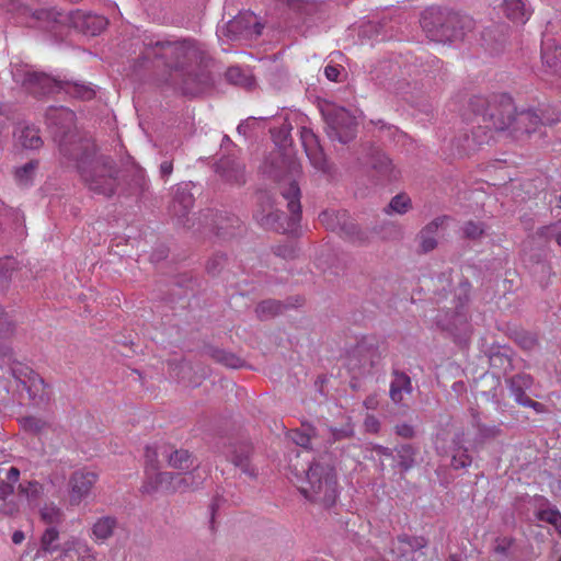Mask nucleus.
<instances>
[{"label":"nucleus","mask_w":561,"mask_h":561,"mask_svg":"<svg viewBox=\"0 0 561 561\" xmlns=\"http://www.w3.org/2000/svg\"><path fill=\"white\" fill-rule=\"evenodd\" d=\"M59 548V531L55 526H49L45 529L41 537V548L37 551V556L41 551L45 553H53Z\"/></svg>","instance_id":"obj_47"},{"label":"nucleus","mask_w":561,"mask_h":561,"mask_svg":"<svg viewBox=\"0 0 561 561\" xmlns=\"http://www.w3.org/2000/svg\"><path fill=\"white\" fill-rule=\"evenodd\" d=\"M342 226L339 234L354 243L366 244L368 242V236L363 231L358 225L347 214L346 220L341 221Z\"/></svg>","instance_id":"obj_40"},{"label":"nucleus","mask_w":561,"mask_h":561,"mask_svg":"<svg viewBox=\"0 0 561 561\" xmlns=\"http://www.w3.org/2000/svg\"><path fill=\"white\" fill-rule=\"evenodd\" d=\"M507 27L505 25H492L485 27L481 33V39L483 45L491 53H500L506 43L505 30Z\"/></svg>","instance_id":"obj_31"},{"label":"nucleus","mask_w":561,"mask_h":561,"mask_svg":"<svg viewBox=\"0 0 561 561\" xmlns=\"http://www.w3.org/2000/svg\"><path fill=\"white\" fill-rule=\"evenodd\" d=\"M18 270V262L11 256L0 259V291H5L12 279L13 273Z\"/></svg>","instance_id":"obj_44"},{"label":"nucleus","mask_w":561,"mask_h":561,"mask_svg":"<svg viewBox=\"0 0 561 561\" xmlns=\"http://www.w3.org/2000/svg\"><path fill=\"white\" fill-rule=\"evenodd\" d=\"M194 196L188 185H178L169 206L170 215L176 219L179 225L190 227V213L194 206Z\"/></svg>","instance_id":"obj_17"},{"label":"nucleus","mask_w":561,"mask_h":561,"mask_svg":"<svg viewBox=\"0 0 561 561\" xmlns=\"http://www.w3.org/2000/svg\"><path fill=\"white\" fill-rule=\"evenodd\" d=\"M534 379L529 374L520 373L506 379V385L515 401L527 408H533L536 412H542L543 404L526 396V390L533 386Z\"/></svg>","instance_id":"obj_19"},{"label":"nucleus","mask_w":561,"mask_h":561,"mask_svg":"<svg viewBox=\"0 0 561 561\" xmlns=\"http://www.w3.org/2000/svg\"><path fill=\"white\" fill-rule=\"evenodd\" d=\"M18 18L30 27H39L55 34H61L62 28L68 26L69 12H58L48 9H35L20 4L16 8Z\"/></svg>","instance_id":"obj_11"},{"label":"nucleus","mask_w":561,"mask_h":561,"mask_svg":"<svg viewBox=\"0 0 561 561\" xmlns=\"http://www.w3.org/2000/svg\"><path fill=\"white\" fill-rule=\"evenodd\" d=\"M381 354L375 344L359 342L347 356V369L354 377L369 375L380 364Z\"/></svg>","instance_id":"obj_12"},{"label":"nucleus","mask_w":561,"mask_h":561,"mask_svg":"<svg viewBox=\"0 0 561 561\" xmlns=\"http://www.w3.org/2000/svg\"><path fill=\"white\" fill-rule=\"evenodd\" d=\"M389 396L394 403L403 401V393L411 394L413 391L412 381L408 374L399 369L392 370Z\"/></svg>","instance_id":"obj_29"},{"label":"nucleus","mask_w":561,"mask_h":561,"mask_svg":"<svg viewBox=\"0 0 561 561\" xmlns=\"http://www.w3.org/2000/svg\"><path fill=\"white\" fill-rule=\"evenodd\" d=\"M23 89L36 99L48 96L60 91L61 80L46 72L25 70L20 80Z\"/></svg>","instance_id":"obj_15"},{"label":"nucleus","mask_w":561,"mask_h":561,"mask_svg":"<svg viewBox=\"0 0 561 561\" xmlns=\"http://www.w3.org/2000/svg\"><path fill=\"white\" fill-rule=\"evenodd\" d=\"M514 340L524 350H533L537 345L536 336L524 330L516 331Z\"/></svg>","instance_id":"obj_58"},{"label":"nucleus","mask_w":561,"mask_h":561,"mask_svg":"<svg viewBox=\"0 0 561 561\" xmlns=\"http://www.w3.org/2000/svg\"><path fill=\"white\" fill-rule=\"evenodd\" d=\"M58 561H96V557L88 543L80 540H71L62 545Z\"/></svg>","instance_id":"obj_26"},{"label":"nucleus","mask_w":561,"mask_h":561,"mask_svg":"<svg viewBox=\"0 0 561 561\" xmlns=\"http://www.w3.org/2000/svg\"><path fill=\"white\" fill-rule=\"evenodd\" d=\"M477 428V435L474 443L477 445H483L490 440H493L502 435L503 431L500 425H488L480 421L474 422Z\"/></svg>","instance_id":"obj_43"},{"label":"nucleus","mask_w":561,"mask_h":561,"mask_svg":"<svg viewBox=\"0 0 561 561\" xmlns=\"http://www.w3.org/2000/svg\"><path fill=\"white\" fill-rule=\"evenodd\" d=\"M486 224L483 221L468 220L461 227L462 237L471 241L481 240L486 232Z\"/></svg>","instance_id":"obj_49"},{"label":"nucleus","mask_w":561,"mask_h":561,"mask_svg":"<svg viewBox=\"0 0 561 561\" xmlns=\"http://www.w3.org/2000/svg\"><path fill=\"white\" fill-rule=\"evenodd\" d=\"M228 82L236 85H244L248 82L247 76L239 67H229L225 73Z\"/></svg>","instance_id":"obj_60"},{"label":"nucleus","mask_w":561,"mask_h":561,"mask_svg":"<svg viewBox=\"0 0 561 561\" xmlns=\"http://www.w3.org/2000/svg\"><path fill=\"white\" fill-rule=\"evenodd\" d=\"M421 26L431 41L445 44L462 41L472 28V20L456 12L432 8L422 14Z\"/></svg>","instance_id":"obj_4"},{"label":"nucleus","mask_w":561,"mask_h":561,"mask_svg":"<svg viewBox=\"0 0 561 561\" xmlns=\"http://www.w3.org/2000/svg\"><path fill=\"white\" fill-rule=\"evenodd\" d=\"M253 445L249 442H240L232 446L230 461L250 479H256L257 469L252 465Z\"/></svg>","instance_id":"obj_24"},{"label":"nucleus","mask_w":561,"mask_h":561,"mask_svg":"<svg viewBox=\"0 0 561 561\" xmlns=\"http://www.w3.org/2000/svg\"><path fill=\"white\" fill-rule=\"evenodd\" d=\"M44 118L48 131L58 144L61 163L73 167L92 193L111 195L116 185L115 160L100 153L95 142L77 130L75 112L51 105L46 108Z\"/></svg>","instance_id":"obj_1"},{"label":"nucleus","mask_w":561,"mask_h":561,"mask_svg":"<svg viewBox=\"0 0 561 561\" xmlns=\"http://www.w3.org/2000/svg\"><path fill=\"white\" fill-rule=\"evenodd\" d=\"M16 329V323L12 319V317L4 311V309L0 306V337L8 339L11 337Z\"/></svg>","instance_id":"obj_55"},{"label":"nucleus","mask_w":561,"mask_h":561,"mask_svg":"<svg viewBox=\"0 0 561 561\" xmlns=\"http://www.w3.org/2000/svg\"><path fill=\"white\" fill-rule=\"evenodd\" d=\"M116 175H115V186L114 192L111 195H106L103 193H96L98 195H102L104 197H112L116 193L123 197H135L136 201H142L147 197L149 192V182L146 179L145 171L139 165L131 164L126 168L122 175L121 170L115 162Z\"/></svg>","instance_id":"obj_9"},{"label":"nucleus","mask_w":561,"mask_h":561,"mask_svg":"<svg viewBox=\"0 0 561 561\" xmlns=\"http://www.w3.org/2000/svg\"><path fill=\"white\" fill-rule=\"evenodd\" d=\"M469 111L476 116H481L485 128H494L499 131L508 130L516 105L507 93H497L490 96L473 95L468 102Z\"/></svg>","instance_id":"obj_5"},{"label":"nucleus","mask_w":561,"mask_h":561,"mask_svg":"<svg viewBox=\"0 0 561 561\" xmlns=\"http://www.w3.org/2000/svg\"><path fill=\"white\" fill-rule=\"evenodd\" d=\"M38 169V161L37 160H31L23 164L22 167H19L14 171V179L21 186H28L32 184L35 173Z\"/></svg>","instance_id":"obj_46"},{"label":"nucleus","mask_w":561,"mask_h":561,"mask_svg":"<svg viewBox=\"0 0 561 561\" xmlns=\"http://www.w3.org/2000/svg\"><path fill=\"white\" fill-rule=\"evenodd\" d=\"M228 265V256L226 253H214L206 263V272L211 276L219 275Z\"/></svg>","instance_id":"obj_52"},{"label":"nucleus","mask_w":561,"mask_h":561,"mask_svg":"<svg viewBox=\"0 0 561 561\" xmlns=\"http://www.w3.org/2000/svg\"><path fill=\"white\" fill-rule=\"evenodd\" d=\"M19 139L22 147L26 149H38L43 146L39 130L35 127L25 126L21 130Z\"/></svg>","instance_id":"obj_50"},{"label":"nucleus","mask_w":561,"mask_h":561,"mask_svg":"<svg viewBox=\"0 0 561 561\" xmlns=\"http://www.w3.org/2000/svg\"><path fill=\"white\" fill-rule=\"evenodd\" d=\"M272 251L276 256L285 260H293L297 256L296 249L290 243L275 245Z\"/></svg>","instance_id":"obj_62"},{"label":"nucleus","mask_w":561,"mask_h":561,"mask_svg":"<svg viewBox=\"0 0 561 561\" xmlns=\"http://www.w3.org/2000/svg\"><path fill=\"white\" fill-rule=\"evenodd\" d=\"M472 463V457L468 454L467 448L459 447L451 457L450 466L455 469H463Z\"/></svg>","instance_id":"obj_57"},{"label":"nucleus","mask_w":561,"mask_h":561,"mask_svg":"<svg viewBox=\"0 0 561 561\" xmlns=\"http://www.w3.org/2000/svg\"><path fill=\"white\" fill-rule=\"evenodd\" d=\"M489 363L492 368L502 370L506 374L513 369L512 351L506 346H491L488 353Z\"/></svg>","instance_id":"obj_33"},{"label":"nucleus","mask_w":561,"mask_h":561,"mask_svg":"<svg viewBox=\"0 0 561 561\" xmlns=\"http://www.w3.org/2000/svg\"><path fill=\"white\" fill-rule=\"evenodd\" d=\"M250 27V22L247 21L245 16H237L227 23V31L231 34H241L243 31Z\"/></svg>","instance_id":"obj_61"},{"label":"nucleus","mask_w":561,"mask_h":561,"mask_svg":"<svg viewBox=\"0 0 561 561\" xmlns=\"http://www.w3.org/2000/svg\"><path fill=\"white\" fill-rule=\"evenodd\" d=\"M288 5L304 23L313 22L321 12V4L316 1L291 0Z\"/></svg>","instance_id":"obj_34"},{"label":"nucleus","mask_w":561,"mask_h":561,"mask_svg":"<svg viewBox=\"0 0 561 561\" xmlns=\"http://www.w3.org/2000/svg\"><path fill=\"white\" fill-rule=\"evenodd\" d=\"M205 479L206 473L201 471L198 466L185 473L171 471L147 472L140 492L151 495L158 492L174 494L176 492L195 491L204 484Z\"/></svg>","instance_id":"obj_6"},{"label":"nucleus","mask_w":561,"mask_h":561,"mask_svg":"<svg viewBox=\"0 0 561 561\" xmlns=\"http://www.w3.org/2000/svg\"><path fill=\"white\" fill-rule=\"evenodd\" d=\"M537 518L554 526L558 534L561 536V513L557 508L540 510L537 513Z\"/></svg>","instance_id":"obj_56"},{"label":"nucleus","mask_w":561,"mask_h":561,"mask_svg":"<svg viewBox=\"0 0 561 561\" xmlns=\"http://www.w3.org/2000/svg\"><path fill=\"white\" fill-rule=\"evenodd\" d=\"M397 453L401 472H407L415 465L416 448L411 444H402L393 449Z\"/></svg>","instance_id":"obj_41"},{"label":"nucleus","mask_w":561,"mask_h":561,"mask_svg":"<svg viewBox=\"0 0 561 561\" xmlns=\"http://www.w3.org/2000/svg\"><path fill=\"white\" fill-rule=\"evenodd\" d=\"M288 436L297 446L306 449H313L318 437L316 428L310 424H302V428L291 430Z\"/></svg>","instance_id":"obj_39"},{"label":"nucleus","mask_w":561,"mask_h":561,"mask_svg":"<svg viewBox=\"0 0 561 561\" xmlns=\"http://www.w3.org/2000/svg\"><path fill=\"white\" fill-rule=\"evenodd\" d=\"M27 391L30 400L37 407L47 404L51 399L49 385L37 374L23 388Z\"/></svg>","instance_id":"obj_28"},{"label":"nucleus","mask_w":561,"mask_h":561,"mask_svg":"<svg viewBox=\"0 0 561 561\" xmlns=\"http://www.w3.org/2000/svg\"><path fill=\"white\" fill-rule=\"evenodd\" d=\"M42 493V484L37 481H27L20 483L19 494L24 496L27 501H36Z\"/></svg>","instance_id":"obj_54"},{"label":"nucleus","mask_w":561,"mask_h":561,"mask_svg":"<svg viewBox=\"0 0 561 561\" xmlns=\"http://www.w3.org/2000/svg\"><path fill=\"white\" fill-rule=\"evenodd\" d=\"M300 137L311 164L323 173H330L331 164L323 152L318 136L311 129L304 127Z\"/></svg>","instance_id":"obj_18"},{"label":"nucleus","mask_w":561,"mask_h":561,"mask_svg":"<svg viewBox=\"0 0 561 561\" xmlns=\"http://www.w3.org/2000/svg\"><path fill=\"white\" fill-rule=\"evenodd\" d=\"M210 227L214 233L224 240L231 239L240 233L241 220L226 210L210 211Z\"/></svg>","instance_id":"obj_20"},{"label":"nucleus","mask_w":561,"mask_h":561,"mask_svg":"<svg viewBox=\"0 0 561 561\" xmlns=\"http://www.w3.org/2000/svg\"><path fill=\"white\" fill-rule=\"evenodd\" d=\"M10 371L12 377L19 381L23 388L33 379V376L37 375L31 367L16 362L11 365Z\"/></svg>","instance_id":"obj_51"},{"label":"nucleus","mask_w":561,"mask_h":561,"mask_svg":"<svg viewBox=\"0 0 561 561\" xmlns=\"http://www.w3.org/2000/svg\"><path fill=\"white\" fill-rule=\"evenodd\" d=\"M280 195L287 201L290 217L275 208L273 196L267 191L256 192V209L253 213L255 221L265 230L285 233L294 227L301 217L300 188L298 183L288 179L280 183Z\"/></svg>","instance_id":"obj_3"},{"label":"nucleus","mask_w":561,"mask_h":561,"mask_svg":"<svg viewBox=\"0 0 561 561\" xmlns=\"http://www.w3.org/2000/svg\"><path fill=\"white\" fill-rule=\"evenodd\" d=\"M560 121L559 114H549L539 108H523L516 107L512 124L508 127L510 135L517 139H524L531 134L540 131L543 126H551Z\"/></svg>","instance_id":"obj_8"},{"label":"nucleus","mask_w":561,"mask_h":561,"mask_svg":"<svg viewBox=\"0 0 561 561\" xmlns=\"http://www.w3.org/2000/svg\"><path fill=\"white\" fill-rule=\"evenodd\" d=\"M161 458L173 469L176 470H188L194 465V458L192 454L186 449H178L172 445L168 444V447H163L161 450Z\"/></svg>","instance_id":"obj_27"},{"label":"nucleus","mask_w":561,"mask_h":561,"mask_svg":"<svg viewBox=\"0 0 561 561\" xmlns=\"http://www.w3.org/2000/svg\"><path fill=\"white\" fill-rule=\"evenodd\" d=\"M213 170L225 184L241 187L247 183L245 163L234 152L224 153L215 161Z\"/></svg>","instance_id":"obj_13"},{"label":"nucleus","mask_w":561,"mask_h":561,"mask_svg":"<svg viewBox=\"0 0 561 561\" xmlns=\"http://www.w3.org/2000/svg\"><path fill=\"white\" fill-rule=\"evenodd\" d=\"M449 217L438 216L425 225L416 234L419 241V253L426 254L434 251L438 245L439 229L449 221Z\"/></svg>","instance_id":"obj_23"},{"label":"nucleus","mask_w":561,"mask_h":561,"mask_svg":"<svg viewBox=\"0 0 561 561\" xmlns=\"http://www.w3.org/2000/svg\"><path fill=\"white\" fill-rule=\"evenodd\" d=\"M41 517L42 519L49 524L50 526H54V524H58L62 519V513L59 508L54 506H45L41 511Z\"/></svg>","instance_id":"obj_59"},{"label":"nucleus","mask_w":561,"mask_h":561,"mask_svg":"<svg viewBox=\"0 0 561 561\" xmlns=\"http://www.w3.org/2000/svg\"><path fill=\"white\" fill-rule=\"evenodd\" d=\"M163 447H168V444H157L154 446H147L145 450V459H146V470L145 477L148 473L159 472L158 469L160 467L161 450Z\"/></svg>","instance_id":"obj_45"},{"label":"nucleus","mask_w":561,"mask_h":561,"mask_svg":"<svg viewBox=\"0 0 561 561\" xmlns=\"http://www.w3.org/2000/svg\"><path fill=\"white\" fill-rule=\"evenodd\" d=\"M98 481V474L92 471L77 470L69 479L70 486V503L78 505L85 499L95 482Z\"/></svg>","instance_id":"obj_22"},{"label":"nucleus","mask_w":561,"mask_h":561,"mask_svg":"<svg viewBox=\"0 0 561 561\" xmlns=\"http://www.w3.org/2000/svg\"><path fill=\"white\" fill-rule=\"evenodd\" d=\"M503 10L507 19L520 24H525L533 13L527 0H504Z\"/></svg>","instance_id":"obj_32"},{"label":"nucleus","mask_w":561,"mask_h":561,"mask_svg":"<svg viewBox=\"0 0 561 561\" xmlns=\"http://www.w3.org/2000/svg\"><path fill=\"white\" fill-rule=\"evenodd\" d=\"M118 526V520L115 516H102L95 520L92 526V535L96 542H104L110 539Z\"/></svg>","instance_id":"obj_35"},{"label":"nucleus","mask_w":561,"mask_h":561,"mask_svg":"<svg viewBox=\"0 0 561 561\" xmlns=\"http://www.w3.org/2000/svg\"><path fill=\"white\" fill-rule=\"evenodd\" d=\"M489 139L490 135L485 131V127L479 126L477 129L472 130L471 134L463 133L459 135L455 139V144L458 153L463 156L478 150L480 146L488 142Z\"/></svg>","instance_id":"obj_25"},{"label":"nucleus","mask_w":561,"mask_h":561,"mask_svg":"<svg viewBox=\"0 0 561 561\" xmlns=\"http://www.w3.org/2000/svg\"><path fill=\"white\" fill-rule=\"evenodd\" d=\"M59 89L70 96L82 101H90L95 96V90L83 82L61 80Z\"/></svg>","instance_id":"obj_37"},{"label":"nucleus","mask_w":561,"mask_h":561,"mask_svg":"<svg viewBox=\"0 0 561 561\" xmlns=\"http://www.w3.org/2000/svg\"><path fill=\"white\" fill-rule=\"evenodd\" d=\"M0 358L4 364H14V351L8 343H0Z\"/></svg>","instance_id":"obj_64"},{"label":"nucleus","mask_w":561,"mask_h":561,"mask_svg":"<svg viewBox=\"0 0 561 561\" xmlns=\"http://www.w3.org/2000/svg\"><path fill=\"white\" fill-rule=\"evenodd\" d=\"M204 354L229 368H241L244 366V360L236 354L211 345L205 346Z\"/></svg>","instance_id":"obj_36"},{"label":"nucleus","mask_w":561,"mask_h":561,"mask_svg":"<svg viewBox=\"0 0 561 561\" xmlns=\"http://www.w3.org/2000/svg\"><path fill=\"white\" fill-rule=\"evenodd\" d=\"M410 208H411V198L407 194L401 193L391 198L389 205L387 206V208L385 210L387 214H390L393 211V213L403 215Z\"/></svg>","instance_id":"obj_53"},{"label":"nucleus","mask_w":561,"mask_h":561,"mask_svg":"<svg viewBox=\"0 0 561 561\" xmlns=\"http://www.w3.org/2000/svg\"><path fill=\"white\" fill-rule=\"evenodd\" d=\"M289 305L276 299H265L260 301L255 307V313L259 320L266 321L279 316L288 308Z\"/></svg>","instance_id":"obj_38"},{"label":"nucleus","mask_w":561,"mask_h":561,"mask_svg":"<svg viewBox=\"0 0 561 561\" xmlns=\"http://www.w3.org/2000/svg\"><path fill=\"white\" fill-rule=\"evenodd\" d=\"M19 424L24 432L33 435H39L50 426L47 421L34 415H27L19 419Z\"/></svg>","instance_id":"obj_48"},{"label":"nucleus","mask_w":561,"mask_h":561,"mask_svg":"<svg viewBox=\"0 0 561 561\" xmlns=\"http://www.w3.org/2000/svg\"><path fill=\"white\" fill-rule=\"evenodd\" d=\"M362 152L364 154L363 163L371 169L379 179L391 181L397 178L392 161L380 148L364 144L362 145Z\"/></svg>","instance_id":"obj_16"},{"label":"nucleus","mask_w":561,"mask_h":561,"mask_svg":"<svg viewBox=\"0 0 561 561\" xmlns=\"http://www.w3.org/2000/svg\"><path fill=\"white\" fill-rule=\"evenodd\" d=\"M428 540L423 536L399 535L391 545V554L396 561H426L423 551Z\"/></svg>","instance_id":"obj_14"},{"label":"nucleus","mask_w":561,"mask_h":561,"mask_svg":"<svg viewBox=\"0 0 561 561\" xmlns=\"http://www.w3.org/2000/svg\"><path fill=\"white\" fill-rule=\"evenodd\" d=\"M107 25V20L101 15L85 13L82 11H70L68 16V26L77 31L95 36L100 34Z\"/></svg>","instance_id":"obj_21"},{"label":"nucleus","mask_w":561,"mask_h":561,"mask_svg":"<svg viewBox=\"0 0 561 561\" xmlns=\"http://www.w3.org/2000/svg\"><path fill=\"white\" fill-rule=\"evenodd\" d=\"M513 543H514V539L513 538H508V537L500 538L499 537V538L495 539V546L493 548V551L496 554H501V556L507 557L508 556V550H510V548L512 547Z\"/></svg>","instance_id":"obj_63"},{"label":"nucleus","mask_w":561,"mask_h":561,"mask_svg":"<svg viewBox=\"0 0 561 561\" xmlns=\"http://www.w3.org/2000/svg\"><path fill=\"white\" fill-rule=\"evenodd\" d=\"M346 210H323L319 215L320 222L327 228V230L339 233L342 222L346 220Z\"/></svg>","instance_id":"obj_42"},{"label":"nucleus","mask_w":561,"mask_h":561,"mask_svg":"<svg viewBox=\"0 0 561 561\" xmlns=\"http://www.w3.org/2000/svg\"><path fill=\"white\" fill-rule=\"evenodd\" d=\"M159 59L165 67L162 81L183 95H196L210 83L205 51L193 39L157 41L144 44L139 60L144 64Z\"/></svg>","instance_id":"obj_2"},{"label":"nucleus","mask_w":561,"mask_h":561,"mask_svg":"<svg viewBox=\"0 0 561 561\" xmlns=\"http://www.w3.org/2000/svg\"><path fill=\"white\" fill-rule=\"evenodd\" d=\"M327 134L331 140L343 145L351 142L357 133V122L346 108L332 106L322 111Z\"/></svg>","instance_id":"obj_10"},{"label":"nucleus","mask_w":561,"mask_h":561,"mask_svg":"<svg viewBox=\"0 0 561 561\" xmlns=\"http://www.w3.org/2000/svg\"><path fill=\"white\" fill-rule=\"evenodd\" d=\"M301 494L311 502L329 508L337 499V481L334 467L312 461L306 473V485L299 488Z\"/></svg>","instance_id":"obj_7"},{"label":"nucleus","mask_w":561,"mask_h":561,"mask_svg":"<svg viewBox=\"0 0 561 561\" xmlns=\"http://www.w3.org/2000/svg\"><path fill=\"white\" fill-rule=\"evenodd\" d=\"M541 60L547 73L561 78V46L545 43L541 48Z\"/></svg>","instance_id":"obj_30"}]
</instances>
